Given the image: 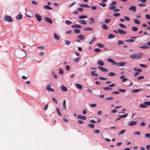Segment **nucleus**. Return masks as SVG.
Segmentation results:
<instances>
[{"instance_id": "nucleus-1", "label": "nucleus", "mask_w": 150, "mask_h": 150, "mask_svg": "<svg viewBox=\"0 0 150 150\" xmlns=\"http://www.w3.org/2000/svg\"><path fill=\"white\" fill-rule=\"evenodd\" d=\"M143 54L142 53L138 52L133 54L129 56V57L133 59H138L141 58L143 56Z\"/></svg>"}, {"instance_id": "nucleus-2", "label": "nucleus", "mask_w": 150, "mask_h": 150, "mask_svg": "<svg viewBox=\"0 0 150 150\" xmlns=\"http://www.w3.org/2000/svg\"><path fill=\"white\" fill-rule=\"evenodd\" d=\"M4 19L6 21L9 22H12L13 21L12 18L10 16H4Z\"/></svg>"}, {"instance_id": "nucleus-3", "label": "nucleus", "mask_w": 150, "mask_h": 150, "mask_svg": "<svg viewBox=\"0 0 150 150\" xmlns=\"http://www.w3.org/2000/svg\"><path fill=\"white\" fill-rule=\"evenodd\" d=\"M50 86L51 85L50 84H48L46 87L47 90L48 91L54 92V89L51 88H50Z\"/></svg>"}, {"instance_id": "nucleus-4", "label": "nucleus", "mask_w": 150, "mask_h": 150, "mask_svg": "<svg viewBox=\"0 0 150 150\" xmlns=\"http://www.w3.org/2000/svg\"><path fill=\"white\" fill-rule=\"evenodd\" d=\"M129 11H132L133 13L135 12L136 11V8L135 6H132L129 8Z\"/></svg>"}, {"instance_id": "nucleus-5", "label": "nucleus", "mask_w": 150, "mask_h": 150, "mask_svg": "<svg viewBox=\"0 0 150 150\" xmlns=\"http://www.w3.org/2000/svg\"><path fill=\"white\" fill-rule=\"evenodd\" d=\"M117 31L119 33L121 34L125 35L127 34L126 32L120 29H118Z\"/></svg>"}, {"instance_id": "nucleus-6", "label": "nucleus", "mask_w": 150, "mask_h": 150, "mask_svg": "<svg viewBox=\"0 0 150 150\" xmlns=\"http://www.w3.org/2000/svg\"><path fill=\"white\" fill-rule=\"evenodd\" d=\"M98 67L100 70L103 72H107L108 71V69L103 68L100 66H98Z\"/></svg>"}, {"instance_id": "nucleus-7", "label": "nucleus", "mask_w": 150, "mask_h": 150, "mask_svg": "<svg viewBox=\"0 0 150 150\" xmlns=\"http://www.w3.org/2000/svg\"><path fill=\"white\" fill-rule=\"evenodd\" d=\"M35 16L38 21L40 22L42 20V17L40 15L36 14L35 15Z\"/></svg>"}, {"instance_id": "nucleus-8", "label": "nucleus", "mask_w": 150, "mask_h": 150, "mask_svg": "<svg viewBox=\"0 0 150 150\" xmlns=\"http://www.w3.org/2000/svg\"><path fill=\"white\" fill-rule=\"evenodd\" d=\"M45 20L48 22L50 23L51 24L52 23V20L50 18L47 17H46L45 18Z\"/></svg>"}, {"instance_id": "nucleus-9", "label": "nucleus", "mask_w": 150, "mask_h": 150, "mask_svg": "<svg viewBox=\"0 0 150 150\" xmlns=\"http://www.w3.org/2000/svg\"><path fill=\"white\" fill-rule=\"evenodd\" d=\"M77 118L79 119H81L83 120H85L86 119V116L80 115H78L77 116Z\"/></svg>"}, {"instance_id": "nucleus-10", "label": "nucleus", "mask_w": 150, "mask_h": 150, "mask_svg": "<svg viewBox=\"0 0 150 150\" xmlns=\"http://www.w3.org/2000/svg\"><path fill=\"white\" fill-rule=\"evenodd\" d=\"M136 121H132L128 123V124L130 126H132L135 125L137 123Z\"/></svg>"}, {"instance_id": "nucleus-11", "label": "nucleus", "mask_w": 150, "mask_h": 150, "mask_svg": "<svg viewBox=\"0 0 150 150\" xmlns=\"http://www.w3.org/2000/svg\"><path fill=\"white\" fill-rule=\"evenodd\" d=\"M107 61L112 63L113 65H115L117 64V63L111 59H108L107 60Z\"/></svg>"}, {"instance_id": "nucleus-12", "label": "nucleus", "mask_w": 150, "mask_h": 150, "mask_svg": "<svg viewBox=\"0 0 150 150\" xmlns=\"http://www.w3.org/2000/svg\"><path fill=\"white\" fill-rule=\"evenodd\" d=\"M125 64L126 63L125 62H120L117 63V64H116V65H117L118 66L121 67L124 66Z\"/></svg>"}, {"instance_id": "nucleus-13", "label": "nucleus", "mask_w": 150, "mask_h": 150, "mask_svg": "<svg viewBox=\"0 0 150 150\" xmlns=\"http://www.w3.org/2000/svg\"><path fill=\"white\" fill-rule=\"evenodd\" d=\"M61 90L63 91L67 92L68 90L67 88L64 86H61Z\"/></svg>"}, {"instance_id": "nucleus-14", "label": "nucleus", "mask_w": 150, "mask_h": 150, "mask_svg": "<svg viewBox=\"0 0 150 150\" xmlns=\"http://www.w3.org/2000/svg\"><path fill=\"white\" fill-rule=\"evenodd\" d=\"M97 63L99 65L103 66L104 65V63L102 61L99 60L98 61Z\"/></svg>"}, {"instance_id": "nucleus-15", "label": "nucleus", "mask_w": 150, "mask_h": 150, "mask_svg": "<svg viewBox=\"0 0 150 150\" xmlns=\"http://www.w3.org/2000/svg\"><path fill=\"white\" fill-rule=\"evenodd\" d=\"M63 109L65 110H66L67 109V108L66 106V101L65 100H63Z\"/></svg>"}, {"instance_id": "nucleus-16", "label": "nucleus", "mask_w": 150, "mask_h": 150, "mask_svg": "<svg viewBox=\"0 0 150 150\" xmlns=\"http://www.w3.org/2000/svg\"><path fill=\"white\" fill-rule=\"evenodd\" d=\"M133 21L134 23L137 24H139L140 23V21L136 18L134 19Z\"/></svg>"}, {"instance_id": "nucleus-17", "label": "nucleus", "mask_w": 150, "mask_h": 150, "mask_svg": "<svg viewBox=\"0 0 150 150\" xmlns=\"http://www.w3.org/2000/svg\"><path fill=\"white\" fill-rule=\"evenodd\" d=\"M79 23H80L83 24V25H86L87 24V22L86 21H85L84 20H81L79 21Z\"/></svg>"}, {"instance_id": "nucleus-18", "label": "nucleus", "mask_w": 150, "mask_h": 150, "mask_svg": "<svg viewBox=\"0 0 150 150\" xmlns=\"http://www.w3.org/2000/svg\"><path fill=\"white\" fill-rule=\"evenodd\" d=\"M22 15L20 14L18 15L16 17V18L17 20L21 19L22 17Z\"/></svg>"}, {"instance_id": "nucleus-19", "label": "nucleus", "mask_w": 150, "mask_h": 150, "mask_svg": "<svg viewBox=\"0 0 150 150\" xmlns=\"http://www.w3.org/2000/svg\"><path fill=\"white\" fill-rule=\"evenodd\" d=\"M79 5L80 6L82 7H86L88 8H90V7L89 5L87 4H79Z\"/></svg>"}, {"instance_id": "nucleus-20", "label": "nucleus", "mask_w": 150, "mask_h": 150, "mask_svg": "<svg viewBox=\"0 0 150 150\" xmlns=\"http://www.w3.org/2000/svg\"><path fill=\"white\" fill-rule=\"evenodd\" d=\"M97 45L100 48H104L105 47V45L101 43H98L97 44Z\"/></svg>"}, {"instance_id": "nucleus-21", "label": "nucleus", "mask_w": 150, "mask_h": 150, "mask_svg": "<svg viewBox=\"0 0 150 150\" xmlns=\"http://www.w3.org/2000/svg\"><path fill=\"white\" fill-rule=\"evenodd\" d=\"M102 27L104 29H107L108 28V27L105 24H103L102 25Z\"/></svg>"}, {"instance_id": "nucleus-22", "label": "nucleus", "mask_w": 150, "mask_h": 150, "mask_svg": "<svg viewBox=\"0 0 150 150\" xmlns=\"http://www.w3.org/2000/svg\"><path fill=\"white\" fill-rule=\"evenodd\" d=\"M54 38L57 40H59V37L57 35V34L56 33H54Z\"/></svg>"}, {"instance_id": "nucleus-23", "label": "nucleus", "mask_w": 150, "mask_h": 150, "mask_svg": "<svg viewBox=\"0 0 150 150\" xmlns=\"http://www.w3.org/2000/svg\"><path fill=\"white\" fill-rule=\"evenodd\" d=\"M75 85L78 89H81L82 88V86L80 84H77Z\"/></svg>"}, {"instance_id": "nucleus-24", "label": "nucleus", "mask_w": 150, "mask_h": 150, "mask_svg": "<svg viewBox=\"0 0 150 150\" xmlns=\"http://www.w3.org/2000/svg\"><path fill=\"white\" fill-rule=\"evenodd\" d=\"M77 38L80 40H82L85 37L83 36L82 35H80L78 36Z\"/></svg>"}, {"instance_id": "nucleus-25", "label": "nucleus", "mask_w": 150, "mask_h": 150, "mask_svg": "<svg viewBox=\"0 0 150 150\" xmlns=\"http://www.w3.org/2000/svg\"><path fill=\"white\" fill-rule=\"evenodd\" d=\"M139 106L142 108H146L147 106L144 104V103L143 104H141L139 105Z\"/></svg>"}, {"instance_id": "nucleus-26", "label": "nucleus", "mask_w": 150, "mask_h": 150, "mask_svg": "<svg viewBox=\"0 0 150 150\" xmlns=\"http://www.w3.org/2000/svg\"><path fill=\"white\" fill-rule=\"evenodd\" d=\"M56 111L59 115L60 116H62V115L60 112V110L59 108H56Z\"/></svg>"}, {"instance_id": "nucleus-27", "label": "nucleus", "mask_w": 150, "mask_h": 150, "mask_svg": "<svg viewBox=\"0 0 150 150\" xmlns=\"http://www.w3.org/2000/svg\"><path fill=\"white\" fill-rule=\"evenodd\" d=\"M126 130V129H124L123 130H122L120 131L118 133L119 135H121L123 134H124Z\"/></svg>"}, {"instance_id": "nucleus-28", "label": "nucleus", "mask_w": 150, "mask_h": 150, "mask_svg": "<svg viewBox=\"0 0 150 150\" xmlns=\"http://www.w3.org/2000/svg\"><path fill=\"white\" fill-rule=\"evenodd\" d=\"M96 72V71H93L91 72V74L92 76H98V74H96L95 72Z\"/></svg>"}, {"instance_id": "nucleus-29", "label": "nucleus", "mask_w": 150, "mask_h": 150, "mask_svg": "<svg viewBox=\"0 0 150 150\" xmlns=\"http://www.w3.org/2000/svg\"><path fill=\"white\" fill-rule=\"evenodd\" d=\"M44 8L45 9L52 10V8L47 5H45L44 6Z\"/></svg>"}, {"instance_id": "nucleus-30", "label": "nucleus", "mask_w": 150, "mask_h": 150, "mask_svg": "<svg viewBox=\"0 0 150 150\" xmlns=\"http://www.w3.org/2000/svg\"><path fill=\"white\" fill-rule=\"evenodd\" d=\"M115 37V35L111 34H110L108 36V38L109 39L113 38Z\"/></svg>"}, {"instance_id": "nucleus-31", "label": "nucleus", "mask_w": 150, "mask_h": 150, "mask_svg": "<svg viewBox=\"0 0 150 150\" xmlns=\"http://www.w3.org/2000/svg\"><path fill=\"white\" fill-rule=\"evenodd\" d=\"M88 126L91 128L92 129H93L95 127L94 125L92 124H88Z\"/></svg>"}, {"instance_id": "nucleus-32", "label": "nucleus", "mask_w": 150, "mask_h": 150, "mask_svg": "<svg viewBox=\"0 0 150 150\" xmlns=\"http://www.w3.org/2000/svg\"><path fill=\"white\" fill-rule=\"evenodd\" d=\"M65 23L67 25H69L72 23V22L68 20H66L65 21Z\"/></svg>"}, {"instance_id": "nucleus-33", "label": "nucleus", "mask_w": 150, "mask_h": 150, "mask_svg": "<svg viewBox=\"0 0 150 150\" xmlns=\"http://www.w3.org/2000/svg\"><path fill=\"white\" fill-rule=\"evenodd\" d=\"M116 7L115 6H111L110 5V6L109 7V9H110V10H113L116 8Z\"/></svg>"}, {"instance_id": "nucleus-34", "label": "nucleus", "mask_w": 150, "mask_h": 150, "mask_svg": "<svg viewBox=\"0 0 150 150\" xmlns=\"http://www.w3.org/2000/svg\"><path fill=\"white\" fill-rule=\"evenodd\" d=\"M111 21V20L110 19H105V21L104 22L105 23H110Z\"/></svg>"}, {"instance_id": "nucleus-35", "label": "nucleus", "mask_w": 150, "mask_h": 150, "mask_svg": "<svg viewBox=\"0 0 150 150\" xmlns=\"http://www.w3.org/2000/svg\"><path fill=\"white\" fill-rule=\"evenodd\" d=\"M133 70H134L135 71H138L140 72H142V70L141 69H140L139 68L137 69V68H135Z\"/></svg>"}, {"instance_id": "nucleus-36", "label": "nucleus", "mask_w": 150, "mask_h": 150, "mask_svg": "<svg viewBox=\"0 0 150 150\" xmlns=\"http://www.w3.org/2000/svg\"><path fill=\"white\" fill-rule=\"evenodd\" d=\"M117 44L118 45H124V43L123 41H122L118 40L117 41Z\"/></svg>"}, {"instance_id": "nucleus-37", "label": "nucleus", "mask_w": 150, "mask_h": 150, "mask_svg": "<svg viewBox=\"0 0 150 150\" xmlns=\"http://www.w3.org/2000/svg\"><path fill=\"white\" fill-rule=\"evenodd\" d=\"M134 40L132 39H129L128 40H126L125 41L128 42H132L134 41Z\"/></svg>"}, {"instance_id": "nucleus-38", "label": "nucleus", "mask_w": 150, "mask_h": 150, "mask_svg": "<svg viewBox=\"0 0 150 150\" xmlns=\"http://www.w3.org/2000/svg\"><path fill=\"white\" fill-rule=\"evenodd\" d=\"M74 32L76 33H80V30L78 29H75L74 30Z\"/></svg>"}, {"instance_id": "nucleus-39", "label": "nucleus", "mask_w": 150, "mask_h": 150, "mask_svg": "<svg viewBox=\"0 0 150 150\" xmlns=\"http://www.w3.org/2000/svg\"><path fill=\"white\" fill-rule=\"evenodd\" d=\"M138 28L136 27H132V30L134 31H136L138 30Z\"/></svg>"}, {"instance_id": "nucleus-40", "label": "nucleus", "mask_w": 150, "mask_h": 150, "mask_svg": "<svg viewBox=\"0 0 150 150\" xmlns=\"http://www.w3.org/2000/svg\"><path fill=\"white\" fill-rule=\"evenodd\" d=\"M120 15V14L119 13H115L113 14V16L115 17H119Z\"/></svg>"}, {"instance_id": "nucleus-41", "label": "nucleus", "mask_w": 150, "mask_h": 150, "mask_svg": "<svg viewBox=\"0 0 150 150\" xmlns=\"http://www.w3.org/2000/svg\"><path fill=\"white\" fill-rule=\"evenodd\" d=\"M108 75L110 76H113L115 75V74L112 72H110L108 74Z\"/></svg>"}, {"instance_id": "nucleus-42", "label": "nucleus", "mask_w": 150, "mask_h": 150, "mask_svg": "<svg viewBox=\"0 0 150 150\" xmlns=\"http://www.w3.org/2000/svg\"><path fill=\"white\" fill-rule=\"evenodd\" d=\"M119 25L120 27L122 28H126L127 27L126 25L122 24H120Z\"/></svg>"}, {"instance_id": "nucleus-43", "label": "nucleus", "mask_w": 150, "mask_h": 150, "mask_svg": "<svg viewBox=\"0 0 150 150\" xmlns=\"http://www.w3.org/2000/svg\"><path fill=\"white\" fill-rule=\"evenodd\" d=\"M140 90L138 89H135L131 91L132 92L137 93Z\"/></svg>"}, {"instance_id": "nucleus-44", "label": "nucleus", "mask_w": 150, "mask_h": 150, "mask_svg": "<svg viewBox=\"0 0 150 150\" xmlns=\"http://www.w3.org/2000/svg\"><path fill=\"white\" fill-rule=\"evenodd\" d=\"M87 16L84 15H82L79 16V18L80 19H83L87 18Z\"/></svg>"}, {"instance_id": "nucleus-45", "label": "nucleus", "mask_w": 150, "mask_h": 150, "mask_svg": "<svg viewBox=\"0 0 150 150\" xmlns=\"http://www.w3.org/2000/svg\"><path fill=\"white\" fill-rule=\"evenodd\" d=\"M96 38L95 37L94 38H93L92 40H91V41L90 42H89V44H92L93 42L94 41L96 40Z\"/></svg>"}, {"instance_id": "nucleus-46", "label": "nucleus", "mask_w": 150, "mask_h": 150, "mask_svg": "<svg viewBox=\"0 0 150 150\" xmlns=\"http://www.w3.org/2000/svg\"><path fill=\"white\" fill-rule=\"evenodd\" d=\"M140 48L142 49H148L149 48V47L147 46H142L140 47Z\"/></svg>"}, {"instance_id": "nucleus-47", "label": "nucleus", "mask_w": 150, "mask_h": 150, "mask_svg": "<svg viewBox=\"0 0 150 150\" xmlns=\"http://www.w3.org/2000/svg\"><path fill=\"white\" fill-rule=\"evenodd\" d=\"M96 104H91L90 105V106L91 108H94L96 106Z\"/></svg>"}, {"instance_id": "nucleus-48", "label": "nucleus", "mask_w": 150, "mask_h": 150, "mask_svg": "<svg viewBox=\"0 0 150 150\" xmlns=\"http://www.w3.org/2000/svg\"><path fill=\"white\" fill-rule=\"evenodd\" d=\"M104 89L105 90H111L112 89V88L109 87H105L104 88Z\"/></svg>"}, {"instance_id": "nucleus-49", "label": "nucleus", "mask_w": 150, "mask_h": 150, "mask_svg": "<svg viewBox=\"0 0 150 150\" xmlns=\"http://www.w3.org/2000/svg\"><path fill=\"white\" fill-rule=\"evenodd\" d=\"M114 99V98H113L112 97H108V98H106L105 99V100H113Z\"/></svg>"}, {"instance_id": "nucleus-50", "label": "nucleus", "mask_w": 150, "mask_h": 150, "mask_svg": "<svg viewBox=\"0 0 150 150\" xmlns=\"http://www.w3.org/2000/svg\"><path fill=\"white\" fill-rule=\"evenodd\" d=\"M65 42L66 43V44L67 45H69L71 43V42L68 40H66Z\"/></svg>"}, {"instance_id": "nucleus-51", "label": "nucleus", "mask_w": 150, "mask_h": 150, "mask_svg": "<svg viewBox=\"0 0 150 150\" xmlns=\"http://www.w3.org/2000/svg\"><path fill=\"white\" fill-rule=\"evenodd\" d=\"M59 73L61 75H63L64 73V72L63 70L61 68L59 69Z\"/></svg>"}, {"instance_id": "nucleus-52", "label": "nucleus", "mask_w": 150, "mask_h": 150, "mask_svg": "<svg viewBox=\"0 0 150 150\" xmlns=\"http://www.w3.org/2000/svg\"><path fill=\"white\" fill-rule=\"evenodd\" d=\"M144 104L146 106V105H150V101H147L144 102Z\"/></svg>"}, {"instance_id": "nucleus-53", "label": "nucleus", "mask_w": 150, "mask_h": 150, "mask_svg": "<svg viewBox=\"0 0 150 150\" xmlns=\"http://www.w3.org/2000/svg\"><path fill=\"white\" fill-rule=\"evenodd\" d=\"M52 101L54 102L56 104H57L58 103L57 100H56V99L55 98H52Z\"/></svg>"}, {"instance_id": "nucleus-54", "label": "nucleus", "mask_w": 150, "mask_h": 150, "mask_svg": "<svg viewBox=\"0 0 150 150\" xmlns=\"http://www.w3.org/2000/svg\"><path fill=\"white\" fill-rule=\"evenodd\" d=\"M124 19L126 21H130V19L127 16H125L124 17Z\"/></svg>"}, {"instance_id": "nucleus-55", "label": "nucleus", "mask_w": 150, "mask_h": 150, "mask_svg": "<svg viewBox=\"0 0 150 150\" xmlns=\"http://www.w3.org/2000/svg\"><path fill=\"white\" fill-rule=\"evenodd\" d=\"M99 5L102 6L103 7H105L106 6V4L103 3H100Z\"/></svg>"}, {"instance_id": "nucleus-56", "label": "nucleus", "mask_w": 150, "mask_h": 150, "mask_svg": "<svg viewBox=\"0 0 150 150\" xmlns=\"http://www.w3.org/2000/svg\"><path fill=\"white\" fill-rule=\"evenodd\" d=\"M99 79L101 80H106L107 79L106 78L103 77H100Z\"/></svg>"}, {"instance_id": "nucleus-57", "label": "nucleus", "mask_w": 150, "mask_h": 150, "mask_svg": "<svg viewBox=\"0 0 150 150\" xmlns=\"http://www.w3.org/2000/svg\"><path fill=\"white\" fill-rule=\"evenodd\" d=\"M79 60L80 58L79 57H78L74 59V61L75 62H79Z\"/></svg>"}, {"instance_id": "nucleus-58", "label": "nucleus", "mask_w": 150, "mask_h": 150, "mask_svg": "<svg viewBox=\"0 0 150 150\" xmlns=\"http://www.w3.org/2000/svg\"><path fill=\"white\" fill-rule=\"evenodd\" d=\"M101 51V50L99 48H96L94 49V51L96 52H99Z\"/></svg>"}, {"instance_id": "nucleus-59", "label": "nucleus", "mask_w": 150, "mask_h": 150, "mask_svg": "<svg viewBox=\"0 0 150 150\" xmlns=\"http://www.w3.org/2000/svg\"><path fill=\"white\" fill-rule=\"evenodd\" d=\"M139 65L143 68H146L147 67V66L146 65H145V64H140Z\"/></svg>"}, {"instance_id": "nucleus-60", "label": "nucleus", "mask_w": 150, "mask_h": 150, "mask_svg": "<svg viewBox=\"0 0 150 150\" xmlns=\"http://www.w3.org/2000/svg\"><path fill=\"white\" fill-rule=\"evenodd\" d=\"M146 5V4H139V6H141V7H144V6H145Z\"/></svg>"}, {"instance_id": "nucleus-61", "label": "nucleus", "mask_w": 150, "mask_h": 150, "mask_svg": "<svg viewBox=\"0 0 150 150\" xmlns=\"http://www.w3.org/2000/svg\"><path fill=\"white\" fill-rule=\"evenodd\" d=\"M78 10L80 12H83V9L82 8H78Z\"/></svg>"}, {"instance_id": "nucleus-62", "label": "nucleus", "mask_w": 150, "mask_h": 150, "mask_svg": "<svg viewBox=\"0 0 150 150\" xmlns=\"http://www.w3.org/2000/svg\"><path fill=\"white\" fill-rule=\"evenodd\" d=\"M145 136L146 137H148L149 139H150V134H146L145 135Z\"/></svg>"}, {"instance_id": "nucleus-63", "label": "nucleus", "mask_w": 150, "mask_h": 150, "mask_svg": "<svg viewBox=\"0 0 150 150\" xmlns=\"http://www.w3.org/2000/svg\"><path fill=\"white\" fill-rule=\"evenodd\" d=\"M66 69L67 70L69 71L70 69V67L69 65H67L66 66Z\"/></svg>"}, {"instance_id": "nucleus-64", "label": "nucleus", "mask_w": 150, "mask_h": 150, "mask_svg": "<svg viewBox=\"0 0 150 150\" xmlns=\"http://www.w3.org/2000/svg\"><path fill=\"white\" fill-rule=\"evenodd\" d=\"M116 4V2L115 1H112V3L110 4L111 6H114Z\"/></svg>"}]
</instances>
